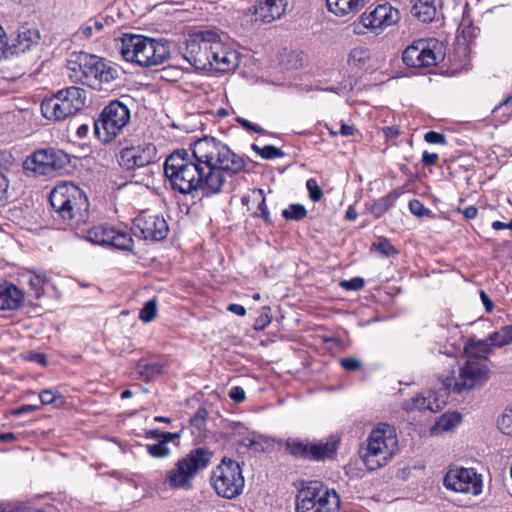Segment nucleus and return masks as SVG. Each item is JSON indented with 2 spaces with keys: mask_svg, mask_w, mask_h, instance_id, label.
<instances>
[{
  "mask_svg": "<svg viewBox=\"0 0 512 512\" xmlns=\"http://www.w3.org/2000/svg\"><path fill=\"white\" fill-rule=\"evenodd\" d=\"M87 99L86 90L78 87H66V117L80 112Z\"/></svg>",
  "mask_w": 512,
  "mask_h": 512,
  "instance_id": "23",
  "label": "nucleus"
},
{
  "mask_svg": "<svg viewBox=\"0 0 512 512\" xmlns=\"http://www.w3.org/2000/svg\"><path fill=\"white\" fill-rule=\"evenodd\" d=\"M287 0H264L255 6V21L270 23L279 19L286 10Z\"/></svg>",
  "mask_w": 512,
  "mask_h": 512,
  "instance_id": "20",
  "label": "nucleus"
},
{
  "mask_svg": "<svg viewBox=\"0 0 512 512\" xmlns=\"http://www.w3.org/2000/svg\"><path fill=\"white\" fill-rule=\"evenodd\" d=\"M156 312H157V301H156V299H151V300L147 301L144 304V306L142 307V309L140 310L139 318L143 322H150L155 318Z\"/></svg>",
  "mask_w": 512,
  "mask_h": 512,
  "instance_id": "47",
  "label": "nucleus"
},
{
  "mask_svg": "<svg viewBox=\"0 0 512 512\" xmlns=\"http://www.w3.org/2000/svg\"><path fill=\"white\" fill-rule=\"evenodd\" d=\"M285 449L298 458L321 460L329 457L335 451V446L329 442L309 444L298 439H288Z\"/></svg>",
  "mask_w": 512,
  "mask_h": 512,
  "instance_id": "17",
  "label": "nucleus"
},
{
  "mask_svg": "<svg viewBox=\"0 0 512 512\" xmlns=\"http://www.w3.org/2000/svg\"><path fill=\"white\" fill-rule=\"evenodd\" d=\"M436 44L431 47L426 40H418L408 46L403 52V62L409 67L435 66L441 59V54L435 51Z\"/></svg>",
  "mask_w": 512,
  "mask_h": 512,
  "instance_id": "15",
  "label": "nucleus"
},
{
  "mask_svg": "<svg viewBox=\"0 0 512 512\" xmlns=\"http://www.w3.org/2000/svg\"><path fill=\"white\" fill-rule=\"evenodd\" d=\"M436 12L434 0H414L411 8L412 15L423 23L433 21Z\"/></svg>",
  "mask_w": 512,
  "mask_h": 512,
  "instance_id": "25",
  "label": "nucleus"
},
{
  "mask_svg": "<svg viewBox=\"0 0 512 512\" xmlns=\"http://www.w3.org/2000/svg\"><path fill=\"white\" fill-rule=\"evenodd\" d=\"M24 301V293L14 285L0 284V311H15Z\"/></svg>",
  "mask_w": 512,
  "mask_h": 512,
  "instance_id": "22",
  "label": "nucleus"
},
{
  "mask_svg": "<svg viewBox=\"0 0 512 512\" xmlns=\"http://www.w3.org/2000/svg\"><path fill=\"white\" fill-rule=\"evenodd\" d=\"M210 482L216 494L226 499L239 496L245 485L239 464L226 458L213 469Z\"/></svg>",
  "mask_w": 512,
  "mask_h": 512,
  "instance_id": "7",
  "label": "nucleus"
},
{
  "mask_svg": "<svg viewBox=\"0 0 512 512\" xmlns=\"http://www.w3.org/2000/svg\"><path fill=\"white\" fill-rule=\"evenodd\" d=\"M208 412L206 409H199L193 417L190 419V427L192 429V433H200L202 429L205 427L206 417Z\"/></svg>",
  "mask_w": 512,
  "mask_h": 512,
  "instance_id": "46",
  "label": "nucleus"
},
{
  "mask_svg": "<svg viewBox=\"0 0 512 512\" xmlns=\"http://www.w3.org/2000/svg\"><path fill=\"white\" fill-rule=\"evenodd\" d=\"M132 231L144 240L161 241L167 237L169 228L163 216L142 212L134 219Z\"/></svg>",
  "mask_w": 512,
  "mask_h": 512,
  "instance_id": "12",
  "label": "nucleus"
},
{
  "mask_svg": "<svg viewBox=\"0 0 512 512\" xmlns=\"http://www.w3.org/2000/svg\"><path fill=\"white\" fill-rule=\"evenodd\" d=\"M74 52L76 54L77 60L79 61V65L81 66V70L85 72V80L87 82L93 74L94 64L98 62V57L83 51Z\"/></svg>",
  "mask_w": 512,
  "mask_h": 512,
  "instance_id": "37",
  "label": "nucleus"
},
{
  "mask_svg": "<svg viewBox=\"0 0 512 512\" xmlns=\"http://www.w3.org/2000/svg\"><path fill=\"white\" fill-rule=\"evenodd\" d=\"M400 20V13L390 4H379L373 10L366 11L360 17L359 23L354 25V32L362 34L360 29L367 28L376 34H379L386 28L395 25Z\"/></svg>",
  "mask_w": 512,
  "mask_h": 512,
  "instance_id": "10",
  "label": "nucleus"
},
{
  "mask_svg": "<svg viewBox=\"0 0 512 512\" xmlns=\"http://www.w3.org/2000/svg\"><path fill=\"white\" fill-rule=\"evenodd\" d=\"M62 93L63 90H59L55 96L43 100L41 104V112L46 119L58 121L64 117L62 101L59 98Z\"/></svg>",
  "mask_w": 512,
  "mask_h": 512,
  "instance_id": "24",
  "label": "nucleus"
},
{
  "mask_svg": "<svg viewBox=\"0 0 512 512\" xmlns=\"http://www.w3.org/2000/svg\"><path fill=\"white\" fill-rule=\"evenodd\" d=\"M120 51L126 61L142 67L160 65L170 57L166 40H155L135 34H124Z\"/></svg>",
  "mask_w": 512,
  "mask_h": 512,
  "instance_id": "2",
  "label": "nucleus"
},
{
  "mask_svg": "<svg viewBox=\"0 0 512 512\" xmlns=\"http://www.w3.org/2000/svg\"><path fill=\"white\" fill-rule=\"evenodd\" d=\"M243 157L226 144L205 136L194 142L192 153L185 149L172 152L165 160L164 174L172 189L181 194L202 190L206 195L219 193L226 176L245 170Z\"/></svg>",
  "mask_w": 512,
  "mask_h": 512,
  "instance_id": "1",
  "label": "nucleus"
},
{
  "mask_svg": "<svg viewBox=\"0 0 512 512\" xmlns=\"http://www.w3.org/2000/svg\"><path fill=\"white\" fill-rule=\"evenodd\" d=\"M86 236L85 238L93 243V244H99V245H108L110 238V235L113 233L112 227L107 226H95L89 230H85Z\"/></svg>",
  "mask_w": 512,
  "mask_h": 512,
  "instance_id": "30",
  "label": "nucleus"
},
{
  "mask_svg": "<svg viewBox=\"0 0 512 512\" xmlns=\"http://www.w3.org/2000/svg\"><path fill=\"white\" fill-rule=\"evenodd\" d=\"M146 448L149 455L154 458H165L168 457L171 453L169 447L160 440H158V442L155 444L147 445Z\"/></svg>",
  "mask_w": 512,
  "mask_h": 512,
  "instance_id": "48",
  "label": "nucleus"
},
{
  "mask_svg": "<svg viewBox=\"0 0 512 512\" xmlns=\"http://www.w3.org/2000/svg\"><path fill=\"white\" fill-rule=\"evenodd\" d=\"M92 22H86L77 32L72 34L71 42L81 45L83 40L89 39L93 34Z\"/></svg>",
  "mask_w": 512,
  "mask_h": 512,
  "instance_id": "49",
  "label": "nucleus"
},
{
  "mask_svg": "<svg viewBox=\"0 0 512 512\" xmlns=\"http://www.w3.org/2000/svg\"><path fill=\"white\" fill-rule=\"evenodd\" d=\"M66 129L71 133L74 132L78 139L85 138L89 131V124L87 122L86 116L79 114L77 118L69 119V121L66 123Z\"/></svg>",
  "mask_w": 512,
  "mask_h": 512,
  "instance_id": "32",
  "label": "nucleus"
},
{
  "mask_svg": "<svg viewBox=\"0 0 512 512\" xmlns=\"http://www.w3.org/2000/svg\"><path fill=\"white\" fill-rule=\"evenodd\" d=\"M110 238L108 245L117 249L130 251L133 247V239L127 232L118 231L113 228Z\"/></svg>",
  "mask_w": 512,
  "mask_h": 512,
  "instance_id": "35",
  "label": "nucleus"
},
{
  "mask_svg": "<svg viewBox=\"0 0 512 512\" xmlns=\"http://www.w3.org/2000/svg\"><path fill=\"white\" fill-rule=\"evenodd\" d=\"M237 121H238V123L241 124V126L243 128H245L248 131H253V132H256V133H262L263 132V129L261 127H259L256 124L251 123L250 121H248V120H246L244 118H238Z\"/></svg>",
  "mask_w": 512,
  "mask_h": 512,
  "instance_id": "63",
  "label": "nucleus"
},
{
  "mask_svg": "<svg viewBox=\"0 0 512 512\" xmlns=\"http://www.w3.org/2000/svg\"><path fill=\"white\" fill-rule=\"evenodd\" d=\"M371 58V52L367 47H354L348 55V64L350 66L361 68Z\"/></svg>",
  "mask_w": 512,
  "mask_h": 512,
  "instance_id": "33",
  "label": "nucleus"
},
{
  "mask_svg": "<svg viewBox=\"0 0 512 512\" xmlns=\"http://www.w3.org/2000/svg\"><path fill=\"white\" fill-rule=\"evenodd\" d=\"M497 426L501 433L512 437V405L505 408L497 420Z\"/></svg>",
  "mask_w": 512,
  "mask_h": 512,
  "instance_id": "40",
  "label": "nucleus"
},
{
  "mask_svg": "<svg viewBox=\"0 0 512 512\" xmlns=\"http://www.w3.org/2000/svg\"><path fill=\"white\" fill-rule=\"evenodd\" d=\"M13 164V157L8 152H0V171L6 172Z\"/></svg>",
  "mask_w": 512,
  "mask_h": 512,
  "instance_id": "59",
  "label": "nucleus"
},
{
  "mask_svg": "<svg viewBox=\"0 0 512 512\" xmlns=\"http://www.w3.org/2000/svg\"><path fill=\"white\" fill-rule=\"evenodd\" d=\"M51 207L62 218L64 213V183L58 184L52 189L49 195Z\"/></svg>",
  "mask_w": 512,
  "mask_h": 512,
  "instance_id": "38",
  "label": "nucleus"
},
{
  "mask_svg": "<svg viewBox=\"0 0 512 512\" xmlns=\"http://www.w3.org/2000/svg\"><path fill=\"white\" fill-rule=\"evenodd\" d=\"M213 451L205 447L192 449L166 471L164 483L171 489L190 490L196 476L211 463Z\"/></svg>",
  "mask_w": 512,
  "mask_h": 512,
  "instance_id": "3",
  "label": "nucleus"
},
{
  "mask_svg": "<svg viewBox=\"0 0 512 512\" xmlns=\"http://www.w3.org/2000/svg\"><path fill=\"white\" fill-rule=\"evenodd\" d=\"M93 77L100 83H110L118 77V71L116 68L106 63L103 59L98 57V62L94 64Z\"/></svg>",
  "mask_w": 512,
  "mask_h": 512,
  "instance_id": "26",
  "label": "nucleus"
},
{
  "mask_svg": "<svg viewBox=\"0 0 512 512\" xmlns=\"http://www.w3.org/2000/svg\"><path fill=\"white\" fill-rule=\"evenodd\" d=\"M157 161V148L153 143L125 147L120 152L119 163L127 170L145 167Z\"/></svg>",
  "mask_w": 512,
  "mask_h": 512,
  "instance_id": "14",
  "label": "nucleus"
},
{
  "mask_svg": "<svg viewBox=\"0 0 512 512\" xmlns=\"http://www.w3.org/2000/svg\"><path fill=\"white\" fill-rule=\"evenodd\" d=\"M66 70L68 77L72 80L73 83H86L85 72L81 70V66L79 65V61L77 60L75 52H72L69 55V58L66 59Z\"/></svg>",
  "mask_w": 512,
  "mask_h": 512,
  "instance_id": "31",
  "label": "nucleus"
},
{
  "mask_svg": "<svg viewBox=\"0 0 512 512\" xmlns=\"http://www.w3.org/2000/svg\"><path fill=\"white\" fill-rule=\"evenodd\" d=\"M364 279L361 277H355L350 280H343L340 286L346 290H360L364 286Z\"/></svg>",
  "mask_w": 512,
  "mask_h": 512,
  "instance_id": "54",
  "label": "nucleus"
},
{
  "mask_svg": "<svg viewBox=\"0 0 512 512\" xmlns=\"http://www.w3.org/2000/svg\"><path fill=\"white\" fill-rule=\"evenodd\" d=\"M46 274L44 272L41 273H33L30 277L29 284L32 288L35 289L37 295H39V291L42 288L43 284L46 282Z\"/></svg>",
  "mask_w": 512,
  "mask_h": 512,
  "instance_id": "56",
  "label": "nucleus"
},
{
  "mask_svg": "<svg viewBox=\"0 0 512 512\" xmlns=\"http://www.w3.org/2000/svg\"><path fill=\"white\" fill-rule=\"evenodd\" d=\"M339 508V495L320 482H309L298 491L296 512H336Z\"/></svg>",
  "mask_w": 512,
  "mask_h": 512,
  "instance_id": "5",
  "label": "nucleus"
},
{
  "mask_svg": "<svg viewBox=\"0 0 512 512\" xmlns=\"http://www.w3.org/2000/svg\"><path fill=\"white\" fill-rule=\"evenodd\" d=\"M397 198L396 194H389L378 201H376L371 207V213L375 218H380L384 215L394 204Z\"/></svg>",
  "mask_w": 512,
  "mask_h": 512,
  "instance_id": "39",
  "label": "nucleus"
},
{
  "mask_svg": "<svg viewBox=\"0 0 512 512\" xmlns=\"http://www.w3.org/2000/svg\"><path fill=\"white\" fill-rule=\"evenodd\" d=\"M251 148L263 159H275L280 158L284 155V153L279 148L272 145L260 147L257 144H252Z\"/></svg>",
  "mask_w": 512,
  "mask_h": 512,
  "instance_id": "43",
  "label": "nucleus"
},
{
  "mask_svg": "<svg viewBox=\"0 0 512 512\" xmlns=\"http://www.w3.org/2000/svg\"><path fill=\"white\" fill-rule=\"evenodd\" d=\"M439 381L442 387L439 388L437 393L432 391L427 392V411L438 412L446 405L449 391L452 389L453 379L447 375L439 377Z\"/></svg>",
  "mask_w": 512,
  "mask_h": 512,
  "instance_id": "21",
  "label": "nucleus"
},
{
  "mask_svg": "<svg viewBox=\"0 0 512 512\" xmlns=\"http://www.w3.org/2000/svg\"><path fill=\"white\" fill-rule=\"evenodd\" d=\"M23 167L33 175H50L61 169L62 163L53 149H40L26 158Z\"/></svg>",
  "mask_w": 512,
  "mask_h": 512,
  "instance_id": "16",
  "label": "nucleus"
},
{
  "mask_svg": "<svg viewBox=\"0 0 512 512\" xmlns=\"http://www.w3.org/2000/svg\"><path fill=\"white\" fill-rule=\"evenodd\" d=\"M254 198L259 200L257 212L255 215L260 216L266 223H271L270 213L266 205L264 191L262 189L253 190Z\"/></svg>",
  "mask_w": 512,
  "mask_h": 512,
  "instance_id": "44",
  "label": "nucleus"
},
{
  "mask_svg": "<svg viewBox=\"0 0 512 512\" xmlns=\"http://www.w3.org/2000/svg\"><path fill=\"white\" fill-rule=\"evenodd\" d=\"M491 342L489 338L487 340L473 341L470 340L465 346V352L468 355V359H476L478 361L486 359L490 353Z\"/></svg>",
  "mask_w": 512,
  "mask_h": 512,
  "instance_id": "27",
  "label": "nucleus"
},
{
  "mask_svg": "<svg viewBox=\"0 0 512 512\" xmlns=\"http://www.w3.org/2000/svg\"><path fill=\"white\" fill-rule=\"evenodd\" d=\"M130 110L124 102L113 100L94 120V134L103 143L113 141L130 122Z\"/></svg>",
  "mask_w": 512,
  "mask_h": 512,
  "instance_id": "6",
  "label": "nucleus"
},
{
  "mask_svg": "<svg viewBox=\"0 0 512 512\" xmlns=\"http://www.w3.org/2000/svg\"><path fill=\"white\" fill-rule=\"evenodd\" d=\"M211 69L217 72H229L239 65L238 53L225 45L218 34L216 43L210 51Z\"/></svg>",
  "mask_w": 512,
  "mask_h": 512,
  "instance_id": "18",
  "label": "nucleus"
},
{
  "mask_svg": "<svg viewBox=\"0 0 512 512\" xmlns=\"http://www.w3.org/2000/svg\"><path fill=\"white\" fill-rule=\"evenodd\" d=\"M163 366L158 362H141L137 365V374L145 381H150L162 373Z\"/></svg>",
  "mask_w": 512,
  "mask_h": 512,
  "instance_id": "34",
  "label": "nucleus"
},
{
  "mask_svg": "<svg viewBox=\"0 0 512 512\" xmlns=\"http://www.w3.org/2000/svg\"><path fill=\"white\" fill-rule=\"evenodd\" d=\"M282 216L286 220L299 221L307 216V210L302 204H291L282 211Z\"/></svg>",
  "mask_w": 512,
  "mask_h": 512,
  "instance_id": "42",
  "label": "nucleus"
},
{
  "mask_svg": "<svg viewBox=\"0 0 512 512\" xmlns=\"http://www.w3.org/2000/svg\"><path fill=\"white\" fill-rule=\"evenodd\" d=\"M268 441L261 435L252 434L242 440V445L254 452H264Z\"/></svg>",
  "mask_w": 512,
  "mask_h": 512,
  "instance_id": "41",
  "label": "nucleus"
},
{
  "mask_svg": "<svg viewBox=\"0 0 512 512\" xmlns=\"http://www.w3.org/2000/svg\"><path fill=\"white\" fill-rule=\"evenodd\" d=\"M398 446L395 429L388 424H380L370 433L367 448L362 455L366 467L373 471L385 465L394 455Z\"/></svg>",
  "mask_w": 512,
  "mask_h": 512,
  "instance_id": "4",
  "label": "nucleus"
},
{
  "mask_svg": "<svg viewBox=\"0 0 512 512\" xmlns=\"http://www.w3.org/2000/svg\"><path fill=\"white\" fill-rule=\"evenodd\" d=\"M424 140L429 144H440V145H446L447 140L444 136V134L435 132V131H429L424 135Z\"/></svg>",
  "mask_w": 512,
  "mask_h": 512,
  "instance_id": "57",
  "label": "nucleus"
},
{
  "mask_svg": "<svg viewBox=\"0 0 512 512\" xmlns=\"http://www.w3.org/2000/svg\"><path fill=\"white\" fill-rule=\"evenodd\" d=\"M9 40V57L19 55L31 50L39 44L40 33L35 28L20 27L12 33Z\"/></svg>",
  "mask_w": 512,
  "mask_h": 512,
  "instance_id": "19",
  "label": "nucleus"
},
{
  "mask_svg": "<svg viewBox=\"0 0 512 512\" xmlns=\"http://www.w3.org/2000/svg\"><path fill=\"white\" fill-rule=\"evenodd\" d=\"M409 209L412 214L418 217L429 216L431 214V211L417 199H413L409 202Z\"/></svg>",
  "mask_w": 512,
  "mask_h": 512,
  "instance_id": "52",
  "label": "nucleus"
},
{
  "mask_svg": "<svg viewBox=\"0 0 512 512\" xmlns=\"http://www.w3.org/2000/svg\"><path fill=\"white\" fill-rule=\"evenodd\" d=\"M462 421V416L458 412H451L443 414L432 428V433H440L450 431L459 425Z\"/></svg>",
  "mask_w": 512,
  "mask_h": 512,
  "instance_id": "29",
  "label": "nucleus"
},
{
  "mask_svg": "<svg viewBox=\"0 0 512 512\" xmlns=\"http://www.w3.org/2000/svg\"><path fill=\"white\" fill-rule=\"evenodd\" d=\"M444 485L449 490L473 495H478L482 490L481 479L469 468L450 469L444 478Z\"/></svg>",
  "mask_w": 512,
  "mask_h": 512,
  "instance_id": "13",
  "label": "nucleus"
},
{
  "mask_svg": "<svg viewBox=\"0 0 512 512\" xmlns=\"http://www.w3.org/2000/svg\"><path fill=\"white\" fill-rule=\"evenodd\" d=\"M372 248L378 251L384 257H390L398 254V250L386 238L383 237L374 242Z\"/></svg>",
  "mask_w": 512,
  "mask_h": 512,
  "instance_id": "45",
  "label": "nucleus"
},
{
  "mask_svg": "<svg viewBox=\"0 0 512 512\" xmlns=\"http://www.w3.org/2000/svg\"><path fill=\"white\" fill-rule=\"evenodd\" d=\"M42 404H51L56 396L51 390H44L39 395Z\"/></svg>",
  "mask_w": 512,
  "mask_h": 512,
  "instance_id": "64",
  "label": "nucleus"
},
{
  "mask_svg": "<svg viewBox=\"0 0 512 512\" xmlns=\"http://www.w3.org/2000/svg\"><path fill=\"white\" fill-rule=\"evenodd\" d=\"M26 360L36 362L40 364L41 366H46L47 364V358L46 355L43 353L38 352H28L25 357Z\"/></svg>",
  "mask_w": 512,
  "mask_h": 512,
  "instance_id": "60",
  "label": "nucleus"
},
{
  "mask_svg": "<svg viewBox=\"0 0 512 512\" xmlns=\"http://www.w3.org/2000/svg\"><path fill=\"white\" fill-rule=\"evenodd\" d=\"M438 154L436 153H429L427 151H424L422 154V163L425 166H432L435 165L438 161Z\"/></svg>",
  "mask_w": 512,
  "mask_h": 512,
  "instance_id": "62",
  "label": "nucleus"
},
{
  "mask_svg": "<svg viewBox=\"0 0 512 512\" xmlns=\"http://www.w3.org/2000/svg\"><path fill=\"white\" fill-rule=\"evenodd\" d=\"M340 363L343 369L349 372L357 371L362 367V362L353 357L343 358Z\"/></svg>",
  "mask_w": 512,
  "mask_h": 512,
  "instance_id": "55",
  "label": "nucleus"
},
{
  "mask_svg": "<svg viewBox=\"0 0 512 512\" xmlns=\"http://www.w3.org/2000/svg\"><path fill=\"white\" fill-rule=\"evenodd\" d=\"M66 221L75 230L85 231L82 227L89 219V202L85 193L73 183L66 181Z\"/></svg>",
  "mask_w": 512,
  "mask_h": 512,
  "instance_id": "9",
  "label": "nucleus"
},
{
  "mask_svg": "<svg viewBox=\"0 0 512 512\" xmlns=\"http://www.w3.org/2000/svg\"><path fill=\"white\" fill-rule=\"evenodd\" d=\"M217 29L199 30L189 35L185 42L184 58L200 70H210V51L218 37Z\"/></svg>",
  "mask_w": 512,
  "mask_h": 512,
  "instance_id": "8",
  "label": "nucleus"
},
{
  "mask_svg": "<svg viewBox=\"0 0 512 512\" xmlns=\"http://www.w3.org/2000/svg\"><path fill=\"white\" fill-rule=\"evenodd\" d=\"M9 40L5 30L0 25V59L9 57Z\"/></svg>",
  "mask_w": 512,
  "mask_h": 512,
  "instance_id": "58",
  "label": "nucleus"
},
{
  "mask_svg": "<svg viewBox=\"0 0 512 512\" xmlns=\"http://www.w3.org/2000/svg\"><path fill=\"white\" fill-rule=\"evenodd\" d=\"M272 321L271 309L268 306L262 308L261 314L257 317L255 321V329L263 330L265 329Z\"/></svg>",
  "mask_w": 512,
  "mask_h": 512,
  "instance_id": "51",
  "label": "nucleus"
},
{
  "mask_svg": "<svg viewBox=\"0 0 512 512\" xmlns=\"http://www.w3.org/2000/svg\"><path fill=\"white\" fill-rule=\"evenodd\" d=\"M449 377L453 379L452 390L462 393L483 386L488 381L489 369L481 361L468 359L457 378Z\"/></svg>",
  "mask_w": 512,
  "mask_h": 512,
  "instance_id": "11",
  "label": "nucleus"
},
{
  "mask_svg": "<svg viewBox=\"0 0 512 512\" xmlns=\"http://www.w3.org/2000/svg\"><path fill=\"white\" fill-rule=\"evenodd\" d=\"M427 407V394L414 397L407 404V408L410 410L427 411Z\"/></svg>",
  "mask_w": 512,
  "mask_h": 512,
  "instance_id": "53",
  "label": "nucleus"
},
{
  "mask_svg": "<svg viewBox=\"0 0 512 512\" xmlns=\"http://www.w3.org/2000/svg\"><path fill=\"white\" fill-rule=\"evenodd\" d=\"M306 187L309 192V198L313 202H318L323 197V192L320 186L318 185L317 181L314 178H309L306 181Z\"/></svg>",
  "mask_w": 512,
  "mask_h": 512,
  "instance_id": "50",
  "label": "nucleus"
},
{
  "mask_svg": "<svg viewBox=\"0 0 512 512\" xmlns=\"http://www.w3.org/2000/svg\"><path fill=\"white\" fill-rule=\"evenodd\" d=\"M491 345L503 347L512 344V325L502 327L500 330L489 335Z\"/></svg>",
  "mask_w": 512,
  "mask_h": 512,
  "instance_id": "36",
  "label": "nucleus"
},
{
  "mask_svg": "<svg viewBox=\"0 0 512 512\" xmlns=\"http://www.w3.org/2000/svg\"><path fill=\"white\" fill-rule=\"evenodd\" d=\"M229 396L236 403H241L245 399V391L243 388L236 386L231 389Z\"/></svg>",
  "mask_w": 512,
  "mask_h": 512,
  "instance_id": "61",
  "label": "nucleus"
},
{
  "mask_svg": "<svg viewBox=\"0 0 512 512\" xmlns=\"http://www.w3.org/2000/svg\"><path fill=\"white\" fill-rule=\"evenodd\" d=\"M331 12L336 15H344L350 11L358 10L365 3V0H326Z\"/></svg>",
  "mask_w": 512,
  "mask_h": 512,
  "instance_id": "28",
  "label": "nucleus"
}]
</instances>
